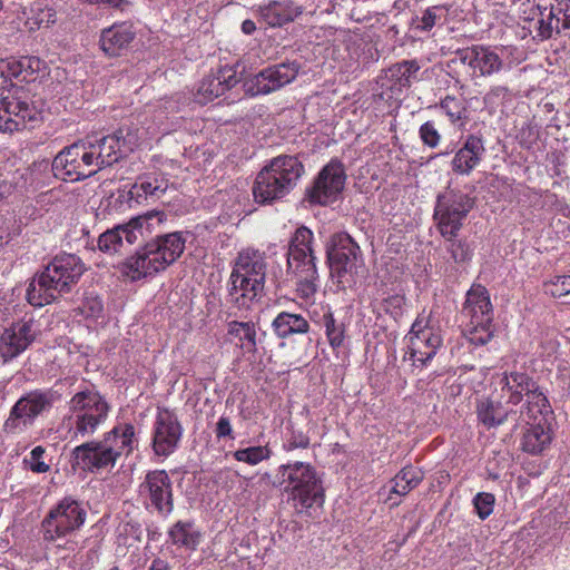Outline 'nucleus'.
<instances>
[{"label":"nucleus","instance_id":"obj_1","mask_svg":"<svg viewBox=\"0 0 570 570\" xmlns=\"http://www.w3.org/2000/svg\"><path fill=\"white\" fill-rule=\"evenodd\" d=\"M86 267L75 254L56 255L43 271L37 273L30 281L26 298L35 307H42L70 293L79 282Z\"/></svg>","mask_w":570,"mask_h":570},{"label":"nucleus","instance_id":"obj_2","mask_svg":"<svg viewBox=\"0 0 570 570\" xmlns=\"http://www.w3.org/2000/svg\"><path fill=\"white\" fill-rule=\"evenodd\" d=\"M138 440L130 423L118 424L105 433L101 440L83 442L72 450V466L83 471L114 468L118 459L132 452Z\"/></svg>","mask_w":570,"mask_h":570},{"label":"nucleus","instance_id":"obj_3","mask_svg":"<svg viewBox=\"0 0 570 570\" xmlns=\"http://www.w3.org/2000/svg\"><path fill=\"white\" fill-rule=\"evenodd\" d=\"M186 237L183 232L156 235L135 255L128 257L120 267L121 273L131 281H139L165 271L184 253Z\"/></svg>","mask_w":570,"mask_h":570},{"label":"nucleus","instance_id":"obj_4","mask_svg":"<svg viewBox=\"0 0 570 570\" xmlns=\"http://www.w3.org/2000/svg\"><path fill=\"white\" fill-rule=\"evenodd\" d=\"M304 174L305 167L296 155H279L272 158L255 178V202L266 205L285 198Z\"/></svg>","mask_w":570,"mask_h":570},{"label":"nucleus","instance_id":"obj_5","mask_svg":"<svg viewBox=\"0 0 570 570\" xmlns=\"http://www.w3.org/2000/svg\"><path fill=\"white\" fill-rule=\"evenodd\" d=\"M277 483L284 487L288 500L298 512L321 509L325 501V491L315 468L305 462L293 461L281 464L276 473Z\"/></svg>","mask_w":570,"mask_h":570},{"label":"nucleus","instance_id":"obj_6","mask_svg":"<svg viewBox=\"0 0 570 570\" xmlns=\"http://www.w3.org/2000/svg\"><path fill=\"white\" fill-rule=\"evenodd\" d=\"M109 412V403L94 386H86L75 393L62 421L69 440L81 441L92 436L106 422Z\"/></svg>","mask_w":570,"mask_h":570},{"label":"nucleus","instance_id":"obj_7","mask_svg":"<svg viewBox=\"0 0 570 570\" xmlns=\"http://www.w3.org/2000/svg\"><path fill=\"white\" fill-rule=\"evenodd\" d=\"M499 396L505 404L518 405L525 397L519 417L527 423L535 421L539 415L552 414V406L539 383L527 372H504L497 382Z\"/></svg>","mask_w":570,"mask_h":570},{"label":"nucleus","instance_id":"obj_8","mask_svg":"<svg viewBox=\"0 0 570 570\" xmlns=\"http://www.w3.org/2000/svg\"><path fill=\"white\" fill-rule=\"evenodd\" d=\"M60 394L52 389H35L23 393L11 406L2 424L6 435L18 436L32 429L39 417L48 415Z\"/></svg>","mask_w":570,"mask_h":570},{"label":"nucleus","instance_id":"obj_9","mask_svg":"<svg viewBox=\"0 0 570 570\" xmlns=\"http://www.w3.org/2000/svg\"><path fill=\"white\" fill-rule=\"evenodd\" d=\"M331 277L338 289L352 288L357 282L363 255L358 244L345 232L335 233L326 245Z\"/></svg>","mask_w":570,"mask_h":570},{"label":"nucleus","instance_id":"obj_10","mask_svg":"<svg viewBox=\"0 0 570 570\" xmlns=\"http://www.w3.org/2000/svg\"><path fill=\"white\" fill-rule=\"evenodd\" d=\"M473 206L474 198L461 190L448 188L439 194L433 218L441 236L459 233Z\"/></svg>","mask_w":570,"mask_h":570},{"label":"nucleus","instance_id":"obj_11","mask_svg":"<svg viewBox=\"0 0 570 570\" xmlns=\"http://www.w3.org/2000/svg\"><path fill=\"white\" fill-rule=\"evenodd\" d=\"M86 517L87 512L79 501L72 497H65L49 510L41 522L43 540L55 542L79 530Z\"/></svg>","mask_w":570,"mask_h":570},{"label":"nucleus","instance_id":"obj_12","mask_svg":"<svg viewBox=\"0 0 570 570\" xmlns=\"http://www.w3.org/2000/svg\"><path fill=\"white\" fill-rule=\"evenodd\" d=\"M82 140L88 153L92 155L97 173L118 163L129 151H132L136 145V136L128 128H119L110 135L91 136Z\"/></svg>","mask_w":570,"mask_h":570},{"label":"nucleus","instance_id":"obj_13","mask_svg":"<svg viewBox=\"0 0 570 570\" xmlns=\"http://www.w3.org/2000/svg\"><path fill=\"white\" fill-rule=\"evenodd\" d=\"M83 140L63 147L53 158L51 169L55 177L63 181H80L97 174Z\"/></svg>","mask_w":570,"mask_h":570},{"label":"nucleus","instance_id":"obj_14","mask_svg":"<svg viewBox=\"0 0 570 570\" xmlns=\"http://www.w3.org/2000/svg\"><path fill=\"white\" fill-rule=\"evenodd\" d=\"M407 351L404 361H411L415 367L426 366L442 345L441 335L429 326V321L419 316L411 326Z\"/></svg>","mask_w":570,"mask_h":570},{"label":"nucleus","instance_id":"obj_15","mask_svg":"<svg viewBox=\"0 0 570 570\" xmlns=\"http://www.w3.org/2000/svg\"><path fill=\"white\" fill-rule=\"evenodd\" d=\"M139 495L147 510L163 518L174 511L173 482L165 470L148 471L139 485Z\"/></svg>","mask_w":570,"mask_h":570},{"label":"nucleus","instance_id":"obj_16","mask_svg":"<svg viewBox=\"0 0 570 570\" xmlns=\"http://www.w3.org/2000/svg\"><path fill=\"white\" fill-rule=\"evenodd\" d=\"M535 38L548 40L570 35V0H535Z\"/></svg>","mask_w":570,"mask_h":570},{"label":"nucleus","instance_id":"obj_17","mask_svg":"<svg viewBox=\"0 0 570 570\" xmlns=\"http://www.w3.org/2000/svg\"><path fill=\"white\" fill-rule=\"evenodd\" d=\"M40 119V111L33 102L22 96L0 92V131H19L33 127Z\"/></svg>","mask_w":570,"mask_h":570},{"label":"nucleus","instance_id":"obj_18","mask_svg":"<svg viewBox=\"0 0 570 570\" xmlns=\"http://www.w3.org/2000/svg\"><path fill=\"white\" fill-rule=\"evenodd\" d=\"M41 333L40 323L26 315L6 328L0 336V357L9 362L23 353Z\"/></svg>","mask_w":570,"mask_h":570},{"label":"nucleus","instance_id":"obj_19","mask_svg":"<svg viewBox=\"0 0 570 570\" xmlns=\"http://www.w3.org/2000/svg\"><path fill=\"white\" fill-rule=\"evenodd\" d=\"M346 174L343 164L338 159H332L325 165L313 185L306 189L309 203L328 205L335 202L345 186Z\"/></svg>","mask_w":570,"mask_h":570},{"label":"nucleus","instance_id":"obj_20","mask_svg":"<svg viewBox=\"0 0 570 570\" xmlns=\"http://www.w3.org/2000/svg\"><path fill=\"white\" fill-rule=\"evenodd\" d=\"M184 429L177 414L166 407H158L153 426L151 446L156 455L168 456L178 448Z\"/></svg>","mask_w":570,"mask_h":570},{"label":"nucleus","instance_id":"obj_21","mask_svg":"<svg viewBox=\"0 0 570 570\" xmlns=\"http://www.w3.org/2000/svg\"><path fill=\"white\" fill-rule=\"evenodd\" d=\"M301 65L286 61L261 70L246 82V92L250 96L267 95L291 83L298 75Z\"/></svg>","mask_w":570,"mask_h":570},{"label":"nucleus","instance_id":"obj_22","mask_svg":"<svg viewBox=\"0 0 570 570\" xmlns=\"http://www.w3.org/2000/svg\"><path fill=\"white\" fill-rule=\"evenodd\" d=\"M287 274L296 285L297 295L303 299H312L320 287V276L316 268L315 254L286 255Z\"/></svg>","mask_w":570,"mask_h":570},{"label":"nucleus","instance_id":"obj_23","mask_svg":"<svg viewBox=\"0 0 570 570\" xmlns=\"http://www.w3.org/2000/svg\"><path fill=\"white\" fill-rule=\"evenodd\" d=\"M168 179L163 175L148 174L137 178L128 190L119 189L117 203L127 204L128 207L141 205L149 199H159L168 189Z\"/></svg>","mask_w":570,"mask_h":570},{"label":"nucleus","instance_id":"obj_24","mask_svg":"<svg viewBox=\"0 0 570 570\" xmlns=\"http://www.w3.org/2000/svg\"><path fill=\"white\" fill-rule=\"evenodd\" d=\"M238 81L237 72L233 67H220L217 71H212L200 80L194 94V100L199 105L212 102L234 88Z\"/></svg>","mask_w":570,"mask_h":570},{"label":"nucleus","instance_id":"obj_25","mask_svg":"<svg viewBox=\"0 0 570 570\" xmlns=\"http://www.w3.org/2000/svg\"><path fill=\"white\" fill-rule=\"evenodd\" d=\"M462 315L468 324L488 325L493 321V311L488 289L481 284H473L466 293Z\"/></svg>","mask_w":570,"mask_h":570},{"label":"nucleus","instance_id":"obj_26","mask_svg":"<svg viewBox=\"0 0 570 570\" xmlns=\"http://www.w3.org/2000/svg\"><path fill=\"white\" fill-rule=\"evenodd\" d=\"M485 154L484 140L481 136L470 134L463 145L456 150L451 160L455 174L470 175L476 168Z\"/></svg>","mask_w":570,"mask_h":570},{"label":"nucleus","instance_id":"obj_27","mask_svg":"<svg viewBox=\"0 0 570 570\" xmlns=\"http://www.w3.org/2000/svg\"><path fill=\"white\" fill-rule=\"evenodd\" d=\"M135 37L136 31L131 23H114L101 30L100 48L108 57H119L128 50Z\"/></svg>","mask_w":570,"mask_h":570},{"label":"nucleus","instance_id":"obj_28","mask_svg":"<svg viewBox=\"0 0 570 570\" xmlns=\"http://www.w3.org/2000/svg\"><path fill=\"white\" fill-rule=\"evenodd\" d=\"M259 20L271 28H281L293 22L302 9L292 0H271L265 4L258 6L256 10Z\"/></svg>","mask_w":570,"mask_h":570},{"label":"nucleus","instance_id":"obj_29","mask_svg":"<svg viewBox=\"0 0 570 570\" xmlns=\"http://www.w3.org/2000/svg\"><path fill=\"white\" fill-rule=\"evenodd\" d=\"M264 288L255 286L253 281L232 272L228 281L227 302L238 309H248L257 301Z\"/></svg>","mask_w":570,"mask_h":570},{"label":"nucleus","instance_id":"obj_30","mask_svg":"<svg viewBox=\"0 0 570 570\" xmlns=\"http://www.w3.org/2000/svg\"><path fill=\"white\" fill-rule=\"evenodd\" d=\"M232 272L253 281L254 287L259 285L264 288L266 279L264 254L255 249L242 250L235 261Z\"/></svg>","mask_w":570,"mask_h":570},{"label":"nucleus","instance_id":"obj_31","mask_svg":"<svg viewBox=\"0 0 570 570\" xmlns=\"http://www.w3.org/2000/svg\"><path fill=\"white\" fill-rule=\"evenodd\" d=\"M553 419V413L549 416L539 415L535 421L528 423L531 426L524 432L521 442V448L524 452L539 454L551 443L552 432L550 424Z\"/></svg>","mask_w":570,"mask_h":570},{"label":"nucleus","instance_id":"obj_32","mask_svg":"<svg viewBox=\"0 0 570 570\" xmlns=\"http://www.w3.org/2000/svg\"><path fill=\"white\" fill-rule=\"evenodd\" d=\"M503 400L487 399L481 401L476 407V414L479 421L488 429L498 428L508 421L509 416H519L518 411L507 410L503 404ZM520 417H515V422Z\"/></svg>","mask_w":570,"mask_h":570},{"label":"nucleus","instance_id":"obj_33","mask_svg":"<svg viewBox=\"0 0 570 570\" xmlns=\"http://www.w3.org/2000/svg\"><path fill=\"white\" fill-rule=\"evenodd\" d=\"M274 334L282 340L309 332L308 321L301 314L281 312L272 322Z\"/></svg>","mask_w":570,"mask_h":570},{"label":"nucleus","instance_id":"obj_34","mask_svg":"<svg viewBox=\"0 0 570 570\" xmlns=\"http://www.w3.org/2000/svg\"><path fill=\"white\" fill-rule=\"evenodd\" d=\"M450 8L446 4L428 7L413 18V30L430 35L435 27H442L448 21Z\"/></svg>","mask_w":570,"mask_h":570},{"label":"nucleus","instance_id":"obj_35","mask_svg":"<svg viewBox=\"0 0 570 570\" xmlns=\"http://www.w3.org/2000/svg\"><path fill=\"white\" fill-rule=\"evenodd\" d=\"M420 68L419 62L414 59L393 63L386 70V78L392 83L391 89L401 90L403 88H410L413 80L416 79Z\"/></svg>","mask_w":570,"mask_h":570},{"label":"nucleus","instance_id":"obj_36","mask_svg":"<svg viewBox=\"0 0 570 570\" xmlns=\"http://www.w3.org/2000/svg\"><path fill=\"white\" fill-rule=\"evenodd\" d=\"M171 544L185 550H196L200 543L202 533L190 521H177L168 531Z\"/></svg>","mask_w":570,"mask_h":570},{"label":"nucleus","instance_id":"obj_37","mask_svg":"<svg viewBox=\"0 0 570 570\" xmlns=\"http://www.w3.org/2000/svg\"><path fill=\"white\" fill-rule=\"evenodd\" d=\"M124 240L129 245L135 243V234L128 225H118L102 233L98 238V248L106 254H116L124 246Z\"/></svg>","mask_w":570,"mask_h":570},{"label":"nucleus","instance_id":"obj_38","mask_svg":"<svg viewBox=\"0 0 570 570\" xmlns=\"http://www.w3.org/2000/svg\"><path fill=\"white\" fill-rule=\"evenodd\" d=\"M167 220V215L163 210H150L144 215L131 218L127 225L135 234V243L141 238L145 239L156 232L164 222Z\"/></svg>","mask_w":570,"mask_h":570},{"label":"nucleus","instance_id":"obj_39","mask_svg":"<svg viewBox=\"0 0 570 570\" xmlns=\"http://www.w3.org/2000/svg\"><path fill=\"white\" fill-rule=\"evenodd\" d=\"M424 478L421 469L406 465L393 479L390 493L397 495H406L410 491L415 489Z\"/></svg>","mask_w":570,"mask_h":570},{"label":"nucleus","instance_id":"obj_40","mask_svg":"<svg viewBox=\"0 0 570 570\" xmlns=\"http://www.w3.org/2000/svg\"><path fill=\"white\" fill-rule=\"evenodd\" d=\"M505 65L502 58L489 46L479 48V56L474 72L480 77H491L501 72Z\"/></svg>","mask_w":570,"mask_h":570},{"label":"nucleus","instance_id":"obj_41","mask_svg":"<svg viewBox=\"0 0 570 570\" xmlns=\"http://www.w3.org/2000/svg\"><path fill=\"white\" fill-rule=\"evenodd\" d=\"M228 334L240 342V347L245 353L255 354L257 352V333L253 322H229Z\"/></svg>","mask_w":570,"mask_h":570},{"label":"nucleus","instance_id":"obj_42","mask_svg":"<svg viewBox=\"0 0 570 570\" xmlns=\"http://www.w3.org/2000/svg\"><path fill=\"white\" fill-rule=\"evenodd\" d=\"M20 65L19 59H1L0 60V87L4 94L11 90L12 95L21 96L22 88L13 83V80L20 82Z\"/></svg>","mask_w":570,"mask_h":570},{"label":"nucleus","instance_id":"obj_43","mask_svg":"<svg viewBox=\"0 0 570 570\" xmlns=\"http://www.w3.org/2000/svg\"><path fill=\"white\" fill-rule=\"evenodd\" d=\"M435 107L445 114L451 124L458 125L460 128L465 126L468 121V109L462 99L448 95L441 99L440 104Z\"/></svg>","mask_w":570,"mask_h":570},{"label":"nucleus","instance_id":"obj_44","mask_svg":"<svg viewBox=\"0 0 570 570\" xmlns=\"http://www.w3.org/2000/svg\"><path fill=\"white\" fill-rule=\"evenodd\" d=\"M314 234L306 227H298L292 235L288 242V248L286 255H307L314 254L313 248Z\"/></svg>","mask_w":570,"mask_h":570},{"label":"nucleus","instance_id":"obj_45","mask_svg":"<svg viewBox=\"0 0 570 570\" xmlns=\"http://www.w3.org/2000/svg\"><path fill=\"white\" fill-rule=\"evenodd\" d=\"M459 233L442 236L445 242V249L456 264H463L471 261L473 249L465 238H458Z\"/></svg>","mask_w":570,"mask_h":570},{"label":"nucleus","instance_id":"obj_46","mask_svg":"<svg viewBox=\"0 0 570 570\" xmlns=\"http://www.w3.org/2000/svg\"><path fill=\"white\" fill-rule=\"evenodd\" d=\"M321 325L325 328V334L328 341V344L333 348H338L342 346L345 338V327L343 323H338L332 311L327 308L322 318Z\"/></svg>","mask_w":570,"mask_h":570},{"label":"nucleus","instance_id":"obj_47","mask_svg":"<svg viewBox=\"0 0 570 570\" xmlns=\"http://www.w3.org/2000/svg\"><path fill=\"white\" fill-rule=\"evenodd\" d=\"M273 452L268 445H255L244 449H238L233 453L236 461L246 463L248 465H257L263 461L268 460Z\"/></svg>","mask_w":570,"mask_h":570},{"label":"nucleus","instance_id":"obj_48","mask_svg":"<svg viewBox=\"0 0 570 570\" xmlns=\"http://www.w3.org/2000/svg\"><path fill=\"white\" fill-rule=\"evenodd\" d=\"M56 11L52 8L35 6L31 8L30 16L26 20V26L30 31L49 28L56 22Z\"/></svg>","mask_w":570,"mask_h":570},{"label":"nucleus","instance_id":"obj_49","mask_svg":"<svg viewBox=\"0 0 570 570\" xmlns=\"http://www.w3.org/2000/svg\"><path fill=\"white\" fill-rule=\"evenodd\" d=\"M20 65V82H32L39 73L46 69V62L35 56H26L19 59Z\"/></svg>","mask_w":570,"mask_h":570},{"label":"nucleus","instance_id":"obj_50","mask_svg":"<svg viewBox=\"0 0 570 570\" xmlns=\"http://www.w3.org/2000/svg\"><path fill=\"white\" fill-rule=\"evenodd\" d=\"M512 100V91L510 88L503 85H497L490 87L488 92L483 97V102L487 107L495 108L500 105Z\"/></svg>","mask_w":570,"mask_h":570},{"label":"nucleus","instance_id":"obj_51","mask_svg":"<svg viewBox=\"0 0 570 570\" xmlns=\"http://www.w3.org/2000/svg\"><path fill=\"white\" fill-rule=\"evenodd\" d=\"M491 327L492 323L488 325L466 324V337L472 344L476 346L485 345L493 336V331Z\"/></svg>","mask_w":570,"mask_h":570},{"label":"nucleus","instance_id":"obj_52","mask_svg":"<svg viewBox=\"0 0 570 570\" xmlns=\"http://www.w3.org/2000/svg\"><path fill=\"white\" fill-rule=\"evenodd\" d=\"M494 504H495V497H494V494L489 493V492H479L473 498V505H474L475 512L481 520H485L487 518H489L491 515V513L493 512V509H494Z\"/></svg>","mask_w":570,"mask_h":570},{"label":"nucleus","instance_id":"obj_53","mask_svg":"<svg viewBox=\"0 0 570 570\" xmlns=\"http://www.w3.org/2000/svg\"><path fill=\"white\" fill-rule=\"evenodd\" d=\"M45 453L46 449L41 445H37L31 450L29 458L23 459V464L33 473L48 472L50 465L42 460Z\"/></svg>","mask_w":570,"mask_h":570},{"label":"nucleus","instance_id":"obj_54","mask_svg":"<svg viewBox=\"0 0 570 570\" xmlns=\"http://www.w3.org/2000/svg\"><path fill=\"white\" fill-rule=\"evenodd\" d=\"M544 293L552 297H562L570 293V275L556 276L544 283Z\"/></svg>","mask_w":570,"mask_h":570},{"label":"nucleus","instance_id":"obj_55","mask_svg":"<svg viewBox=\"0 0 570 570\" xmlns=\"http://www.w3.org/2000/svg\"><path fill=\"white\" fill-rule=\"evenodd\" d=\"M405 304V297L400 294H393L385 297L381 302V309L386 314H390L395 321L403 315V306Z\"/></svg>","mask_w":570,"mask_h":570},{"label":"nucleus","instance_id":"obj_56","mask_svg":"<svg viewBox=\"0 0 570 570\" xmlns=\"http://www.w3.org/2000/svg\"><path fill=\"white\" fill-rule=\"evenodd\" d=\"M309 436L301 430L292 429L285 442L283 449L286 452H292L296 449H307L309 446Z\"/></svg>","mask_w":570,"mask_h":570},{"label":"nucleus","instance_id":"obj_57","mask_svg":"<svg viewBox=\"0 0 570 570\" xmlns=\"http://www.w3.org/2000/svg\"><path fill=\"white\" fill-rule=\"evenodd\" d=\"M419 135L423 144L430 148H436L441 141V135L433 121L424 122L419 129Z\"/></svg>","mask_w":570,"mask_h":570},{"label":"nucleus","instance_id":"obj_58","mask_svg":"<svg viewBox=\"0 0 570 570\" xmlns=\"http://www.w3.org/2000/svg\"><path fill=\"white\" fill-rule=\"evenodd\" d=\"M479 48H481V45L459 49L456 50L455 56L463 65H468L474 70L479 56Z\"/></svg>","mask_w":570,"mask_h":570},{"label":"nucleus","instance_id":"obj_59","mask_svg":"<svg viewBox=\"0 0 570 570\" xmlns=\"http://www.w3.org/2000/svg\"><path fill=\"white\" fill-rule=\"evenodd\" d=\"M215 435L218 440L229 439L234 440V431L230 419L226 415H222L215 426Z\"/></svg>","mask_w":570,"mask_h":570},{"label":"nucleus","instance_id":"obj_60","mask_svg":"<svg viewBox=\"0 0 570 570\" xmlns=\"http://www.w3.org/2000/svg\"><path fill=\"white\" fill-rule=\"evenodd\" d=\"M539 136L538 130L531 124L523 126L519 132V141L522 147L531 148Z\"/></svg>","mask_w":570,"mask_h":570},{"label":"nucleus","instance_id":"obj_61","mask_svg":"<svg viewBox=\"0 0 570 570\" xmlns=\"http://www.w3.org/2000/svg\"><path fill=\"white\" fill-rule=\"evenodd\" d=\"M170 566L168 563V561L161 559V558H156L151 561L150 566L147 568V570H170Z\"/></svg>","mask_w":570,"mask_h":570},{"label":"nucleus","instance_id":"obj_62","mask_svg":"<svg viewBox=\"0 0 570 570\" xmlns=\"http://www.w3.org/2000/svg\"><path fill=\"white\" fill-rule=\"evenodd\" d=\"M256 30V24L253 20L246 19L242 23V31L245 35H252Z\"/></svg>","mask_w":570,"mask_h":570},{"label":"nucleus","instance_id":"obj_63","mask_svg":"<svg viewBox=\"0 0 570 570\" xmlns=\"http://www.w3.org/2000/svg\"><path fill=\"white\" fill-rule=\"evenodd\" d=\"M10 187L7 185L0 186V202L6 198V196L9 194Z\"/></svg>","mask_w":570,"mask_h":570},{"label":"nucleus","instance_id":"obj_64","mask_svg":"<svg viewBox=\"0 0 570 570\" xmlns=\"http://www.w3.org/2000/svg\"><path fill=\"white\" fill-rule=\"evenodd\" d=\"M102 306H101V303L100 302H95V306L91 307V311L95 312H99L101 311Z\"/></svg>","mask_w":570,"mask_h":570}]
</instances>
